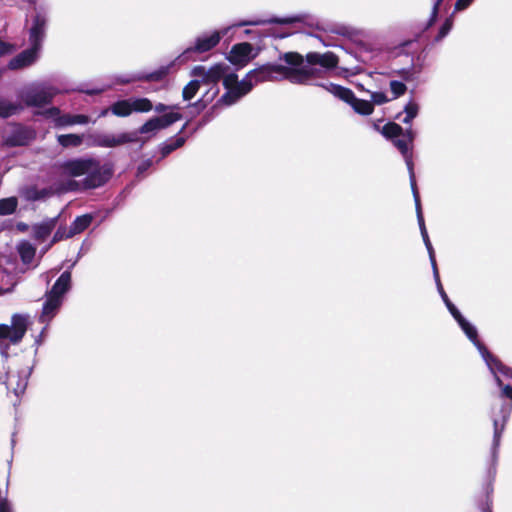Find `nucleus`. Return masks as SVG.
Wrapping results in <instances>:
<instances>
[{
    "label": "nucleus",
    "instance_id": "33",
    "mask_svg": "<svg viewBox=\"0 0 512 512\" xmlns=\"http://www.w3.org/2000/svg\"><path fill=\"white\" fill-rule=\"evenodd\" d=\"M22 109L18 103L11 102L0 96V118H8Z\"/></svg>",
    "mask_w": 512,
    "mask_h": 512
},
{
    "label": "nucleus",
    "instance_id": "24",
    "mask_svg": "<svg viewBox=\"0 0 512 512\" xmlns=\"http://www.w3.org/2000/svg\"><path fill=\"white\" fill-rule=\"evenodd\" d=\"M60 215H57L52 218H47L43 220L41 223L33 226V235L34 238L43 241L45 240L51 232L55 229Z\"/></svg>",
    "mask_w": 512,
    "mask_h": 512
},
{
    "label": "nucleus",
    "instance_id": "29",
    "mask_svg": "<svg viewBox=\"0 0 512 512\" xmlns=\"http://www.w3.org/2000/svg\"><path fill=\"white\" fill-rule=\"evenodd\" d=\"M92 220L93 217L90 214L77 216L69 226L72 234L75 236L85 231L90 226Z\"/></svg>",
    "mask_w": 512,
    "mask_h": 512
},
{
    "label": "nucleus",
    "instance_id": "50",
    "mask_svg": "<svg viewBox=\"0 0 512 512\" xmlns=\"http://www.w3.org/2000/svg\"><path fill=\"white\" fill-rule=\"evenodd\" d=\"M331 31L338 35L348 36V37L354 36L356 34V30L353 27L346 26V25H337Z\"/></svg>",
    "mask_w": 512,
    "mask_h": 512
},
{
    "label": "nucleus",
    "instance_id": "58",
    "mask_svg": "<svg viewBox=\"0 0 512 512\" xmlns=\"http://www.w3.org/2000/svg\"><path fill=\"white\" fill-rule=\"evenodd\" d=\"M454 320L457 322L461 329L465 326H468V324L470 323L462 314L456 316Z\"/></svg>",
    "mask_w": 512,
    "mask_h": 512
},
{
    "label": "nucleus",
    "instance_id": "16",
    "mask_svg": "<svg viewBox=\"0 0 512 512\" xmlns=\"http://www.w3.org/2000/svg\"><path fill=\"white\" fill-rule=\"evenodd\" d=\"M466 337L473 343V345L477 348L483 360L485 361L487 367L491 372H495L494 367L492 365V361H494V355L490 353V351L486 348V346L479 340L477 328L469 323L468 326H465L461 329Z\"/></svg>",
    "mask_w": 512,
    "mask_h": 512
},
{
    "label": "nucleus",
    "instance_id": "60",
    "mask_svg": "<svg viewBox=\"0 0 512 512\" xmlns=\"http://www.w3.org/2000/svg\"><path fill=\"white\" fill-rule=\"evenodd\" d=\"M0 512H13L9 501L0 502Z\"/></svg>",
    "mask_w": 512,
    "mask_h": 512
},
{
    "label": "nucleus",
    "instance_id": "51",
    "mask_svg": "<svg viewBox=\"0 0 512 512\" xmlns=\"http://www.w3.org/2000/svg\"><path fill=\"white\" fill-rule=\"evenodd\" d=\"M492 365H495V368H497V370L500 372V375L512 379V368L505 366L497 358H494V361H492Z\"/></svg>",
    "mask_w": 512,
    "mask_h": 512
},
{
    "label": "nucleus",
    "instance_id": "61",
    "mask_svg": "<svg viewBox=\"0 0 512 512\" xmlns=\"http://www.w3.org/2000/svg\"><path fill=\"white\" fill-rule=\"evenodd\" d=\"M47 325H48V324H46V325L43 327L42 331L40 332V334H39V335L36 337V339H35V345H36L37 347H39V346L42 344V341H43L42 339H43L44 334H45V332H46Z\"/></svg>",
    "mask_w": 512,
    "mask_h": 512
},
{
    "label": "nucleus",
    "instance_id": "6",
    "mask_svg": "<svg viewBox=\"0 0 512 512\" xmlns=\"http://www.w3.org/2000/svg\"><path fill=\"white\" fill-rule=\"evenodd\" d=\"M59 90L48 84L31 86L24 90L21 99L27 107L42 108L52 103Z\"/></svg>",
    "mask_w": 512,
    "mask_h": 512
},
{
    "label": "nucleus",
    "instance_id": "25",
    "mask_svg": "<svg viewBox=\"0 0 512 512\" xmlns=\"http://www.w3.org/2000/svg\"><path fill=\"white\" fill-rule=\"evenodd\" d=\"M350 96L343 102L349 104L352 109L360 115L367 116L372 114L374 106L370 101L359 99L355 96L354 92L349 88Z\"/></svg>",
    "mask_w": 512,
    "mask_h": 512
},
{
    "label": "nucleus",
    "instance_id": "55",
    "mask_svg": "<svg viewBox=\"0 0 512 512\" xmlns=\"http://www.w3.org/2000/svg\"><path fill=\"white\" fill-rule=\"evenodd\" d=\"M12 331L10 325L0 324V339H8L11 342Z\"/></svg>",
    "mask_w": 512,
    "mask_h": 512
},
{
    "label": "nucleus",
    "instance_id": "57",
    "mask_svg": "<svg viewBox=\"0 0 512 512\" xmlns=\"http://www.w3.org/2000/svg\"><path fill=\"white\" fill-rule=\"evenodd\" d=\"M152 165V160L151 159H148V160H145L143 161L137 168V172L138 174H141V173H144L147 169L150 168V166Z\"/></svg>",
    "mask_w": 512,
    "mask_h": 512
},
{
    "label": "nucleus",
    "instance_id": "10",
    "mask_svg": "<svg viewBox=\"0 0 512 512\" xmlns=\"http://www.w3.org/2000/svg\"><path fill=\"white\" fill-rule=\"evenodd\" d=\"M497 472V464L489 463L487 467L483 489L479 496L476 498V505L481 512H492V493L493 482Z\"/></svg>",
    "mask_w": 512,
    "mask_h": 512
},
{
    "label": "nucleus",
    "instance_id": "2",
    "mask_svg": "<svg viewBox=\"0 0 512 512\" xmlns=\"http://www.w3.org/2000/svg\"><path fill=\"white\" fill-rule=\"evenodd\" d=\"M278 63H266L251 71L243 78L252 88L266 81L288 80L292 84H311L317 70L304 65V58L297 52L281 53Z\"/></svg>",
    "mask_w": 512,
    "mask_h": 512
},
{
    "label": "nucleus",
    "instance_id": "45",
    "mask_svg": "<svg viewBox=\"0 0 512 512\" xmlns=\"http://www.w3.org/2000/svg\"><path fill=\"white\" fill-rule=\"evenodd\" d=\"M390 90L393 94V99H396L405 94L407 87L402 81L392 80L389 84Z\"/></svg>",
    "mask_w": 512,
    "mask_h": 512
},
{
    "label": "nucleus",
    "instance_id": "18",
    "mask_svg": "<svg viewBox=\"0 0 512 512\" xmlns=\"http://www.w3.org/2000/svg\"><path fill=\"white\" fill-rule=\"evenodd\" d=\"M304 65L311 68H315L314 66L319 65L326 69H334L338 65V58L332 52H326L324 54L310 52L306 55V62L304 61Z\"/></svg>",
    "mask_w": 512,
    "mask_h": 512
},
{
    "label": "nucleus",
    "instance_id": "19",
    "mask_svg": "<svg viewBox=\"0 0 512 512\" xmlns=\"http://www.w3.org/2000/svg\"><path fill=\"white\" fill-rule=\"evenodd\" d=\"M45 301L43 303L42 312L39 316V322L43 324H49V322L55 317L59 308L61 307L63 300L57 296L46 292Z\"/></svg>",
    "mask_w": 512,
    "mask_h": 512
},
{
    "label": "nucleus",
    "instance_id": "52",
    "mask_svg": "<svg viewBox=\"0 0 512 512\" xmlns=\"http://www.w3.org/2000/svg\"><path fill=\"white\" fill-rule=\"evenodd\" d=\"M432 271H433V278L435 280L437 291H438L441 299L448 297L447 293L445 292V290H444V288L442 286V283H441V280H440V276H439L438 268L434 267V268H432Z\"/></svg>",
    "mask_w": 512,
    "mask_h": 512
},
{
    "label": "nucleus",
    "instance_id": "8",
    "mask_svg": "<svg viewBox=\"0 0 512 512\" xmlns=\"http://www.w3.org/2000/svg\"><path fill=\"white\" fill-rule=\"evenodd\" d=\"M36 137L35 130L20 123L9 125V129L3 135V145L6 147L27 146Z\"/></svg>",
    "mask_w": 512,
    "mask_h": 512
},
{
    "label": "nucleus",
    "instance_id": "56",
    "mask_svg": "<svg viewBox=\"0 0 512 512\" xmlns=\"http://www.w3.org/2000/svg\"><path fill=\"white\" fill-rule=\"evenodd\" d=\"M473 0H457L455 3V10L462 11L470 6Z\"/></svg>",
    "mask_w": 512,
    "mask_h": 512
},
{
    "label": "nucleus",
    "instance_id": "5",
    "mask_svg": "<svg viewBox=\"0 0 512 512\" xmlns=\"http://www.w3.org/2000/svg\"><path fill=\"white\" fill-rule=\"evenodd\" d=\"M30 5L29 19L26 20L28 41L43 47L49 24L50 6L46 2L26 0Z\"/></svg>",
    "mask_w": 512,
    "mask_h": 512
},
{
    "label": "nucleus",
    "instance_id": "26",
    "mask_svg": "<svg viewBox=\"0 0 512 512\" xmlns=\"http://www.w3.org/2000/svg\"><path fill=\"white\" fill-rule=\"evenodd\" d=\"M71 289V272L64 271L55 281L52 288L48 291L50 294L63 300L64 295Z\"/></svg>",
    "mask_w": 512,
    "mask_h": 512
},
{
    "label": "nucleus",
    "instance_id": "35",
    "mask_svg": "<svg viewBox=\"0 0 512 512\" xmlns=\"http://www.w3.org/2000/svg\"><path fill=\"white\" fill-rule=\"evenodd\" d=\"M80 190H83L82 189V180L77 181L74 179H68L64 182H60V183L56 184V187H55V191L58 194H64L67 192H76V191H80Z\"/></svg>",
    "mask_w": 512,
    "mask_h": 512
},
{
    "label": "nucleus",
    "instance_id": "53",
    "mask_svg": "<svg viewBox=\"0 0 512 512\" xmlns=\"http://www.w3.org/2000/svg\"><path fill=\"white\" fill-rule=\"evenodd\" d=\"M388 101H389V99L384 92L376 91V92L371 93V101L370 102L373 105L374 104L382 105V104L387 103Z\"/></svg>",
    "mask_w": 512,
    "mask_h": 512
},
{
    "label": "nucleus",
    "instance_id": "44",
    "mask_svg": "<svg viewBox=\"0 0 512 512\" xmlns=\"http://www.w3.org/2000/svg\"><path fill=\"white\" fill-rule=\"evenodd\" d=\"M219 90L216 89L213 91L212 95L209 98H205L206 95H204L202 98L198 99L196 102L189 105V107L194 108L196 110V113H200L203 111L208 103L218 94Z\"/></svg>",
    "mask_w": 512,
    "mask_h": 512
},
{
    "label": "nucleus",
    "instance_id": "30",
    "mask_svg": "<svg viewBox=\"0 0 512 512\" xmlns=\"http://www.w3.org/2000/svg\"><path fill=\"white\" fill-rule=\"evenodd\" d=\"M132 113H146L153 109L152 102L145 97H132L129 98Z\"/></svg>",
    "mask_w": 512,
    "mask_h": 512
},
{
    "label": "nucleus",
    "instance_id": "41",
    "mask_svg": "<svg viewBox=\"0 0 512 512\" xmlns=\"http://www.w3.org/2000/svg\"><path fill=\"white\" fill-rule=\"evenodd\" d=\"M422 71V66L412 65L410 68H403L398 71V74L404 81H412L415 79V75L419 74Z\"/></svg>",
    "mask_w": 512,
    "mask_h": 512
},
{
    "label": "nucleus",
    "instance_id": "22",
    "mask_svg": "<svg viewBox=\"0 0 512 512\" xmlns=\"http://www.w3.org/2000/svg\"><path fill=\"white\" fill-rule=\"evenodd\" d=\"M251 53V45L247 42L236 44L229 52L227 59L230 63L235 65H244L249 61Z\"/></svg>",
    "mask_w": 512,
    "mask_h": 512
},
{
    "label": "nucleus",
    "instance_id": "4",
    "mask_svg": "<svg viewBox=\"0 0 512 512\" xmlns=\"http://www.w3.org/2000/svg\"><path fill=\"white\" fill-rule=\"evenodd\" d=\"M495 372H491L494 375L495 381L499 388L502 389L501 395L511 400V402H504L501 404L499 409V415H494L493 420V440L490 450V461L489 463H498V453L501 443L502 434L505 430L506 423L508 422L512 412V386L503 385V382L499 376L500 372L494 367Z\"/></svg>",
    "mask_w": 512,
    "mask_h": 512
},
{
    "label": "nucleus",
    "instance_id": "59",
    "mask_svg": "<svg viewBox=\"0 0 512 512\" xmlns=\"http://www.w3.org/2000/svg\"><path fill=\"white\" fill-rule=\"evenodd\" d=\"M153 109L157 113L164 114V113H168L167 111L169 109V106L166 104H163V103H158L155 106H153Z\"/></svg>",
    "mask_w": 512,
    "mask_h": 512
},
{
    "label": "nucleus",
    "instance_id": "28",
    "mask_svg": "<svg viewBox=\"0 0 512 512\" xmlns=\"http://www.w3.org/2000/svg\"><path fill=\"white\" fill-rule=\"evenodd\" d=\"M17 251L21 261L26 265L30 264L33 261L36 253L35 247L28 241H22L17 246Z\"/></svg>",
    "mask_w": 512,
    "mask_h": 512
},
{
    "label": "nucleus",
    "instance_id": "17",
    "mask_svg": "<svg viewBox=\"0 0 512 512\" xmlns=\"http://www.w3.org/2000/svg\"><path fill=\"white\" fill-rule=\"evenodd\" d=\"M309 16L307 14H296L287 17H272L269 19H256V20H245L241 21L235 26H257L264 24H292L296 22H306Z\"/></svg>",
    "mask_w": 512,
    "mask_h": 512
},
{
    "label": "nucleus",
    "instance_id": "1",
    "mask_svg": "<svg viewBox=\"0 0 512 512\" xmlns=\"http://www.w3.org/2000/svg\"><path fill=\"white\" fill-rule=\"evenodd\" d=\"M381 134L388 140H390L393 145L399 150L402 154L405 164L407 166V170L409 173V181L410 186L415 202V210L417 216V222L419 225L420 233L427 249L429 259L431 262V267H437L436 259H435V251L429 239V235L426 229L420 196L417 189L416 178L414 173V163H413V155H412V145L416 138V132L411 128L403 129L399 124L395 122H388L381 129Z\"/></svg>",
    "mask_w": 512,
    "mask_h": 512
},
{
    "label": "nucleus",
    "instance_id": "36",
    "mask_svg": "<svg viewBox=\"0 0 512 512\" xmlns=\"http://www.w3.org/2000/svg\"><path fill=\"white\" fill-rule=\"evenodd\" d=\"M57 142L62 147H78L83 143V136L78 134H62L57 136Z\"/></svg>",
    "mask_w": 512,
    "mask_h": 512
},
{
    "label": "nucleus",
    "instance_id": "11",
    "mask_svg": "<svg viewBox=\"0 0 512 512\" xmlns=\"http://www.w3.org/2000/svg\"><path fill=\"white\" fill-rule=\"evenodd\" d=\"M42 47L34 43H29V47L11 58L8 62L10 70H20L28 68L35 64L40 58Z\"/></svg>",
    "mask_w": 512,
    "mask_h": 512
},
{
    "label": "nucleus",
    "instance_id": "20",
    "mask_svg": "<svg viewBox=\"0 0 512 512\" xmlns=\"http://www.w3.org/2000/svg\"><path fill=\"white\" fill-rule=\"evenodd\" d=\"M318 72L317 75L313 78H311L310 85H315L318 87H321L331 93L334 97L340 99V100H347V98L350 96L349 88L344 87L339 84H335L329 81L326 82H314L315 79L320 78L322 74V70L315 68Z\"/></svg>",
    "mask_w": 512,
    "mask_h": 512
},
{
    "label": "nucleus",
    "instance_id": "49",
    "mask_svg": "<svg viewBox=\"0 0 512 512\" xmlns=\"http://www.w3.org/2000/svg\"><path fill=\"white\" fill-rule=\"evenodd\" d=\"M223 79V86L224 87H234V85H238L240 81H238V76L234 72H230L228 70L225 75L222 77Z\"/></svg>",
    "mask_w": 512,
    "mask_h": 512
},
{
    "label": "nucleus",
    "instance_id": "13",
    "mask_svg": "<svg viewBox=\"0 0 512 512\" xmlns=\"http://www.w3.org/2000/svg\"><path fill=\"white\" fill-rule=\"evenodd\" d=\"M228 70H230V67L226 63H217L209 69L198 65L192 69L191 75L199 78L201 83L217 84Z\"/></svg>",
    "mask_w": 512,
    "mask_h": 512
},
{
    "label": "nucleus",
    "instance_id": "37",
    "mask_svg": "<svg viewBox=\"0 0 512 512\" xmlns=\"http://www.w3.org/2000/svg\"><path fill=\"white\" fill-rule=\"evenodd\" d=\"M52 194L50 188H37L35 186L27 188L25 197L29 201H38L49 197Z\"/></svg>",
    "mask_w": 512,
    "mask_h": 512
},
{
    "label": "nucleus",
    "instance_id": "63",
    "mask_svg": "<svg viewBox=\"0 0 512 512\" xmlns=\"http://www.w3.org/2000/svg\"><path fill=\"white\" fill-rule=\"evenodd\" d=\"M8 349H9V346L8 345H0V354L1 356L3 357L4 361L6 362L9 358V354H8Z\"/></svg>",
    "mask_w": 512,
    "mask_h": 512
},
{
    "label": "nucleus",
    "instance_id": "34",
    "mask_svg": "<svg viewBox=\"0 0 512 512\" xmlns=\"http://www.w3.org/2000/svg\"><path fill=\"white\" fill-rule=\"evenodd\" d=\"M403 112L405 113V116L400 118L399 114L397 115V119H400L404 124H411L413 119L416 118L419 113V104L413 99H410L404 106Z\"/></svg>",
    "mask_w": 512,
    "mask_h": 512
},
{
    "label": "nucleus",
    "instance_id": "47",
    "mask_svg": "<svg viewBox=\"0 0 512 512\" xmlns=\"http://www.w3.org/2000/svg\"><path fill=\"white\" fill-rule=\"evenodd\" d=\"M432 1H433V6H432L431 15L425 24L424 30H427L435 23L437 16H438V12H439V7L443 0H432Z\"/></svg>",
    "mask_w": 512,
    "mask_h": 512
},
{
    "label": "nucleus",
    "instance_id": "32",
    "mask_svg": "<svg viewBox=\"0 0 512 512\" xmlns=\"http://www.w3.org/2000/svg\"><path fill=\"white\" fill-rule=\"evenodd\" d=\"M160 130L170 127L175 122L182 119V114L179 112H168L160 116L154 117Z\"/></svg>",
    "mask_w": 512,
    "mask_h": 512
},
{
    "label": "nucleus",
    "instance_id": "43",
    "mask_svg": "<svg viewBox=\"0 0 512 512\" xmlns=\"http://www.w3.org/2000/svg\"><path fill=\"white\" fill-rule=\"evenodd\" d=\"M73 236L74 235L72 234L69 227L60 225L53 235L51 244L57 243L59 241L65 240V239H69Z\"/></svg>",
    "mask_w": 512,
    "mask_h": 512
},
{
    "label": "nucleus",
    "instance_id": "54",
    "mask_svg": "<svg viewBox=\"0 0 512 512\" xmlns=\"http://www.w3.org/2000/svg\"><path fill=\"white\" fill-rule=\"evenodd\" d=\"M16 50V47L14 44L3 41L0 38V57L10 55Z\"/></svg>",
    "mask_w": 512,
    "mask_h": 512
},
{
    "label": "nucleus",
    "instance_id": "39",
    "mask_svg": "<svg viewBox=\"0 0 512 512\" xmlns=\"http://www.w3.org/2000/svg\"><path fill=\"white\" fill-rule=\"evenodd\" d=\"M201 85V81L199 78H195L191 80L182 91V97L184 100H191L196 93L198 92Z\"/></svg>",
    "mask_w": 512,
    "mask_h": 512
},
{
    "label": "nucleus",
    "instance_id": "23",
    "mask_svg": "<svg viewBox=\"0 0 512 512\" xmlns=\"http://www.w3.org/2000/svg\"><path fill=\"white\" fill-rule=\"evenodd\" d=\"M32 369L33 367H27L26 369L19 370L14 374L15 379L13 381V386H10V390L16 397L19 398L25 393Z\"/></svg>",
    "mask_w": 512,
    "mask_h": 512
},
{
    "label": "nucleus",
    "instance_id": "27",
    "mask_svg": "<svg viewBox=\"0 0 512 512\" xmlns=\"http://www.w3.org/2000/svg\"><path fill=\"white\" fill-rule=\"evenodd\" d=\"M89 122V117L83 114H64L61 117H58L56 120V127L62 128L66 126H71L75 124H87Z\"/></svg>",
    "mask_w": 512,
    "mask_h": 512
},
{
    "label": "nucleus",
    "instance_id": "21",
    "mask_svg": "<svg viewBox=\"0 0 512 512\" xmlns=\"http://www.w3.org/2000/svg\"><path fill=\"white\" fill-rule=\"evenodd\" d=\"M28 326V316L24 314H14L11 318L10 329L12 331L11 343L17 344L24 337Z\"/></svg>",
    "mask_w": 512,
    "mask_h": 512
},
{
    "label": "nucleus",
    "instance_id": "3",
    "mask_svg": "<svg viewBox=\"0 0 512 512\" xmlns=\"http://www.w3.org/2000/svg\"><path fill=\"white\" fill-rule=\"evenodd\" d=\"M63 174L70 177L85 176L82 179V189L92 190L104 186L114 173L113 163H102L92 157L68 159L61 164Z\"/></svg>",
    "mask_w": 512,
    "mask_h": 512
},
{
    "label": "nucleus",
    "instance_id": "40",
    "mask_svg": "<svg viewBox=\"0 0 512 512\" xmlns=\"http://www.w3.org/2000/svg\"><path fill=\"white\" fill-rule=\"evenodd\" d=\"M160 129L158 127V124L154 117L147 120L137 131H133L132 133H137V136L139 134H151L155 135L157 132H159Z\"/></svg>",
    "mask_w": 512,
    "mask_h": 512
},
{
    "label": "nucleus",
    "instance_id": "38",
    "mask_svg": "<svg viewBox=\"0 0 512 512\" xmlns=\"http://www.w3.org/2000/svg\"><path fill=\"white\" fill-rule=\"evenodd\" d=\"M18 206L16 197H8L0 199V216H7L13 214Z\"/></svg>",
    "mask_w": 512,
    "mask_h": 512
},
{
    "label": "nucleus",
    "instance_id": "42",
    "mask_svg": "<svg viewBox=\"0 0 512 512\" xmlns=\"http://www.w3.org/2000/svg\"><path fill=\"white\" fill-rule=\"evenodd\" d=\"M60 113H61V111H60V109L58 107L52 106V107L46 108V109H44L42 111H36L34 113V115L35 116H42V117L47 118V119H53L54 125L56 126L57 118L62 116Z\"/></svg>",
    "mask_w": 512,
    "mask_h": 512
},
{
    "label": "nucleus",
    "instance_id": "48",
    "mask_svg": "<svg viewBox=\"0 0 512 512\" xmlns=\"http://www.w3.org/2000/svg\"><path fill=\"white\" fill-rule=\"evenodd\" d=\"M4 374L0 375V384L6 385V388L10 390V386H13L15 379L14 374L10 373V368L3 366Z\"/></svg>",
    "mask_w": 512,
    "mask_h": 512
},
{
    "label": "nucleus",
    "instance_id": "12",
    "mask_svg": "<svg viewBox=\"0 0 512 512\" xmlns=\"http://www.w3.org/2000/svg\"><path fill=\"white\" fill-rule=\"evenodd\" d=\"M209 121L208 119V115H205L204 118L202 119V121L199 122V124L197 125L196 128L193 129V131L189 134V135H184V131L186 129V127L188 126V122H186L182 128L180 129V131L173 137H170L169 139H167L166 141H164L163 143H161L159 145V151H160V154H161V157L162 158H165L167 157L170 153H172L173 151H175L176 149L182 147L187 138L192 135L193 133H195L199 128H201L202 126H204L207 122Z\"/></svg>",
    "mask_w": 512,
    "mask_h": 512
},
{
    "label": "nucleus",
    "instance_id": "46",
    "mask_svg": "<svg viewBox=\"0 0 512 512\" xmlns=\"http://www.w3.org/2000/svg\"><path fill=\"white\" fill-rule=\"evenodd\" d=\"M452 25H453L452 19L451 18H447L443 22L441 27L439 28V31H438L436 37L434 38V42H440L441 40H443L449 34V32L451 31Z\"/></svg>",
    "mask_w": 512,
    "mask_h": 512
},
{
    "label": "nucleus",
    "instance_id": "7",
    "mask_svg": "<svg viewBox=\"0 0 512 512\" xmlns=\"http://www.w3.org/2000/svg\"><path fill=\"white\" fill-rule=\"evenodd\" d=\"M229 28H224L221 32L214 31L210 35H201L196 38L195 44L186 48L173 62L184 63L193 58L195 53H204L213 49L220 42L222 36L226 35Z\"/></svg>",
    "mask_w": 512,
    "mask_h": 512
},
{
    "label": "nucleus",
    "instance_id": "9",
    "mask_svg": "<svg viewBox=\"0 0 512 512\" xmlns=\"http://www.w3.org/2000/svg\"><path fill=\"white\" fill-rule=\"evenodd\" d=\"M174 66V62H170L166 65H162L152 72H136L125 75H119L116 77V83L118 84H130L136 81H147V82H159L162 81L170 72V69Z\"/></svg>",
    "mask_w": 512,
    "mask_h": 512
},
{
    "label": "nucleus",
    "instance_id": "14",
    "mask_svg": "<svg viewBox=\"0 0 512 512\" xmlns=\"http://www.w3.org/2000/svg\"><path fill=\"white\" fill-rule=\"evenodd\" d=\"M224 88L226 92L218 99L212 109H215L219 105L230 106L235 104L252 90V85L250 83L247 84L246 81L242 79L238 85Z\"/></svg>",
    "mask_w": 512,
    "mask_h": 512
},
{
    "label": "nucleus",
    "instance_id": "62",
    "mask_svg": "<svg viewBox=\"0 0 512 512\" xmlns=\"http://www.w3.org/2000/svg\"><path fill=\"white\" fill-rule=\"evenodd\" d=\"M446 308L448 309L449 313L451 314V316L453 318H455L456 316L461 314V312L458 310V308L454 304H450Z\"/></svg>",
    "mask_w": 512,
    "mask_h": 512
},
{
    "label": "nucleus",
    "instance_id": "64",
    "mask_svg": "<svg viewBox=\"0 0 512 512\" xmlns=\"http://www.w3.org/2000/svg\"><path fill=\"white\" fill-rule=\"evenodd\" d=\"M82 91V89L80 90ZM103 91V89H91V90H85V93L88 94V95H95V94H99ZM84 92V90H83Z\"/></svg>",
    "mask_w": 512,
    "mask_h": 512
},
{
    "label": "nucleus",
    "instance_id": "15",
    "mask_svg": "<svg viewBox=\"0 0 512 512\" xmlns=\"http://www.w3.org/2000/svg\"><path fill=\"white\" fill-rule=\"evenodd\" d=\"M137 133L124 132L118 135L99 134L94 139V144L98 147L112 148L122 144L136 142Z\"/></svg>",
    "mask_w": 512,
    "mask_h": 512
},
{
    "label": "nucleus",
    "instance_id": "31",
    "mask_svg": "<svg viewBox=\"0 0 512 512\" xmlns=\"http://www.w3.org/2000/svg\"><path fill=\"white\" fill-rule=\"evenodd\" d=\"M109 111L113 115L118 116V117H127V116L131 115L132 110H131L129 98L123 99V100H118V101L114 102L110 106Z\"/></svg>",
    "mask_w": 512,
    "mask_h": 512
}]
</instances>
